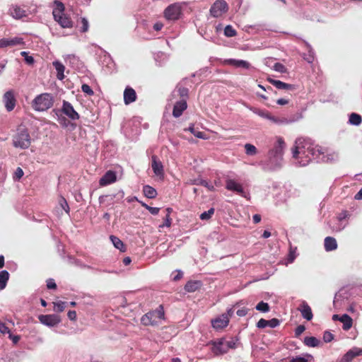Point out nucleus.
<instances>
[{"mask_svg": "<svg viewBox=\"0 0 362 362\" xmlns=\"http://www.w3.org/2000/svg\"><path fill=\"white\" fill-rule=\"evenodd\" d=\"M152 315V319L155 322V326L158 325V320L165 319L164 308L162 305H160L156 310L147 313Z\"/></svg>", "mask_w": 362, "mask_h": 362, "instance_id": "aec40b11", "label": "nucleus"}, {"mask_svg": "<svg viewBox=\"0 0 362 362\" xmlns=\"http://www.w3.org/2000/svg\"><path fill=\"white\" fill-rule=\"evenodd\" d=\"M56 5L52 11V15L54 21L57 22L63 28H71L74 25L71 17L64 13L65 6L63 3L59 1H54Z\"/></svg>", "mask_w": 362, "mask_h": 362, "instance_id": "f03ea898", "label": "nucleus"}, {"mask_svg": "<svg viewBox=\"0 0 362 362\" xmlns=\"http://www.w3.org/2000/svg\"><path fill=\"white\" fill-rule=\"evenodd\" d=\"M57 211H62L64 210L66 214H69L70 210L69 205H59L57 207Z\"/></svg>", "mask_w": 362, "mask_h": 362, "instance_id": "052dcab7", "label": "nucleus"}, {"mask_svg": "<svg viewBox=\"0 0 362 362\" xmlns=\"http://www.w3.org/2000/svg\"><path fill=\"white\" fill-rule=\"evenodd\" d=\"M10 12L11 15L16 19H21L26 16V11L18 6H13Z\"/></svg>", "mask_w": 362, "mask_h": 362, "instance_id": "bb28decb", "label": "nucleus"}, {"mask_svg": "<svg viewBox=\"0 0 362 362\" xmlns=\"http://www.w3.org/2000/svg\"><path fill=\"white\" fill-rule=\"evenodd\" d=\"M0 332L2 334H9L11 333L9 328L6 325L5 323L2 322L1 320H0Z\"/></svg>", "mask_w": 362, "mask_h": 362, "instance_id": "5fc2aeb1", "label": "nucleus"}, {"mask_svg": "<svg viewBox=\"0 0 362 362\" xmlns=\"http://www.w3.org/2000/svg\"><path fill=\"white\" fill-rule=\"evenodd\" d=\"M110 239H111L114 246L117 249L119 250L120 251L124 250V245L122 241L119 238H118L117 237H115L114 235H111Z\"/></svg>", "mask_w": 362, "mask_h": 362, "instance_id": "e433bc0d", "label": "nucleus"}, {"mask_svg": "<svg viewBox=\"0 0 362 362\" xmlns=\"http://www.w3.org/2000/svg\"><path fill=\"white\" fill-rule=\"evenodd\" d=\"M302 316L307 320H310L313 318V313L310 307L305 302H303L298 308Z\"/></svg>", "mask_w": 362, "mask_h": 362, "instance_id": "393cba45", "label": "nucleus"}, {"mask_svg": "<svg viewBox=\"0 0 362 362\" xmlns=\"http://www.w3.org/2000/svg\"><path fill=\"white\" fill-rule=\"evenodd\" d=\"M62 112L71 120H77L80 118L79 114L74 110L73 105L68 101H63Z\"/></svg>", "mask_w": 362, "mask_h": 362, "instance_id": "9d476101", "label": "nucleus"}, {"mask_svg": "<svg viewBox=\"0 0 362 362\" xmlns=\"http://www.w3.org/2000/svg\"><path fill=\"white\" fill-rule=\"evenodd\" d=\"M292 151L293 157L300 159L299 163L304 166L315 158V145L309 139L300 138L296 141Z\"/></svg>", "mask_w": 362, "mask_h": 362, "instance_id": "f257e3e1", "label": "nucleus"}, {"mask_svg": "<svg viewBox=\"0 0 362 362\" xmlns=\"http://www.w3.org/2000/svg\"><path fill=\"white\" fill-rule=\"evenodd\" d=\"M256 309L260 312L267 313L269 311V305L267 303L261 301L256 305Z\"/></svg>", "mask_w": 362, "mask_h": 362, "instance_id": "37998d69", "label": "nucleus"}, {"mask_svg": "<svg viewBox=\"0 0 362 362\" xmlns=\"http://www.w3.org/2000/svg\"><path fill=\"white\" fill-rule=\"evenodd\" d=\"M23 39L20 37H15L11 39L2 38L0 40V49L12 47L18 45H24Z\"/></svg>", "mask_w": 362, "mask_h": 362, "instance_id": "f8f14e48", "label": "nucleus"}, {"mask_svg": "<svg viewBox=\"0 0 362 362\" xmlns=\"http://www.w3.org/2000/svg\"><path fill=\"white\" fill-rule=\"evenodd\" d=\"M8 337H9L10 339L12 340V341L15 344H17L19 341V340H20V336H18V335H13L11 333H10L8 334Z\"/></svg>", "mask_w": 362, "mask_h": 362, "instance_id": "0e129e2a", "label": "nucleus"}, {"mask_svg": "<svg viewBox=\"0 0 362 362\" xmlns=\"http://www.w3.org/2000/svg\"><path fill=\"white\" fill-rule=\"evenodd\" d=\"M201 185L206 187L209 190L212 191L214 189V186L211 184H209L206 180H201Z\"/></svg>", "mask_w": 362, "mask_h": 362, "instance_id": "e2e57ef3", "label": "nucleus"}, {"mask_svg": "<svg viewBox=\"0 0 362 362\" xmlns=\"http://www.w3.org/2000/svg\"><path fill=\"white\" fill-rule=\"evenodd\" d=\"M305 329L304 325H298L295 329V336L296 337H299Z\"/></svg>", "mask_w": 362, "mask_h": 362, "instance_id": "4d7b16f0", "label": "nucleus"}, {"mask_svg": "<svg viewBox=\"0 0 362 362\" xmlns=\"http://www.w3.org/2000/svg\"><path fill=\"white\" fill-rule=\"evenodd\" d=\"M66 303L63 301H58L54 303V310L57 313H62L65 309Z\"/></svg>", "mask_w": 362, "mask_h": 362, "instance_id": "a18cd8bd", "label": "nucleus"}, {"mask_svg": "<svg viewBox=\"0 0 362 362\" xmlns=\"http://www.w3.org/2000/svg\"><path fill=\"white\" fill-rule=\"evenodd\" d=\"M53 66H54L55 69L57 70V78L59 80H63L64 78V69L65 66L59 61L53 62L52 63Z\"/></svg>", "mask_w": 362, "mask_h": 362, "instance_id": "7c9ffc66", "label": "nucleus"}, {"mask_svg": "<svg viewBox=\"0 0 362 362\" xmlns=\"http://www.w3.org/2000/svg\"><path fill=\"white\" fill-rule=\"evenodd\" d=\"M224 35L226 37H231L235 36L237 35V32L233 28L232 25H226L225 29H224Z\"/></svg>", "mask_w": 362, "mask_h": 362, "instance_id": "ea45409f", "label": "nucleus"}, {"mask_svg": "<svg viewBox=\"0 0 362 362\" xmlns=\"http://www.w3.org/2000/svg\"><path fill=\"white\" fill-rule=\"evenodd\" d=\"M117 175L116 173L112 170H108L105 175L100 179L99 183L100 186H105L113 183L116 181Z\"/></svg>", "mask_w": 362, "mask_h": 362, "instance_id": "a211bd4d", "label": "nucleus"}, {"mask_svg": "<svg viewBox=\"0 0 362 362\" xmlns=\"http://www.w3.org/2000/svg\"><path fill=\"white\" fill-rule=\"evenodd\" d=\"M357 213L358 211H356V208L354 206L351 207L349 210H343L337 216L339 223L337 224V226H334V229L337 231H341V230H343L346 225V223H343V221L357 214Z\"/></svg>", "mask_w": 362, "mask_h": 362, "instance_id": "39448f33", "label": "nucleus"}, {"mask_svg": "<svg viewBox=\"0 0 362 362\" xmlns=\"http://www.w3.org/2000/svg\"><path fill=\"white\" fill-rule=\"evenodd\" d=\"M255 112L261 117L269 119L274 123H279L280 122L279 119L272 116L271 113L267 110H257L255 111Z\"/></svg>", "mask_w": 362, "mask_h": 362, "instance_id": "c756f323", "label": "nucleus"}, {"mask_svg": "<svg viewBox=\"0 0 362 362\" xmlns=\"http://www.w3.org/2000/svg\"><path fill=\"white\" fill-rule=\"evenodd\" d=\"M143 192L145 197H146L147 198L152 199L156 197V196L157 195L156 190L149 185L144 186L143 188Z\"/></svg>", "mask_w": 362, "mask_h": 362, "instance_id": "72a5a7b5", "label": "nucleus"}, {"mask_svg": "<svg viewBox=\"0 0 362 362\" xmlns=\"http://www.w3.org/2000/svg\"><path fill=\"white\" fill-rule=\"evenodd\" d=\"M141 322L144 326H155V322H153V319H152L151 314H145L141 318Z\"/></svg>", "mask_w": 362, "mask_h": 362, "instance_id": "c9c22d12", "label": "nucleus"}, {"mask_svg": "<svg viewBox=\"0 0 362 362\" xmlns=\"http://www.w3.org/2000/svg\"><path fill=\"white\" fill-rule=\"evenodd\" d=\"M143 206H145L146 209H148L151 214L156 215L158 213L160 209L156 207H151L149 205H142Z\"/></svg>", "mask_w": 362, "mask_h": 362, "instance_id": "bf43d9fd", "label": "nucleus"}, {"mask_svg": "<svg viewBox=\"0 0 362 362\" xmlns=\"http://www.w3.org/2000/svg\"><path fill=\"white\" fill-rule=\"evenodd\" d=\"M3 100L5 107L8 112L14 109L16 100L12 90L6 91L4 95Z\"/></svg>", "mask_w": 362, "mask_h": 362, "instance_id": "4468645a", "label": "nucleus"}, {"mask_svg": "<svg viewBox=\"0 0 362 362\" xmlns=\"http://www.w3.org/2000/svg\"><path fill=\"white\" fill-rule=\"evenodd\" d=\"M54 97L51 93H44L37 95L32 101V107L38 112L45 111L52 107Z\"/></svg>", "mask_w": 362, "mask_h": 362, "instance_id": "20e7f679", "label": "nucleus"}, {"mask_svg": "<svg viewBox=\"0 0 362 362\" xmlns=\"http://www.w3.org/2000/svg\"><path fill=\"white\" fill-rule=\"evenodd\" d=\"M286 148V143L282 137H277L276 142L274 147L268 152L269 159L281 158L284 150Z\"/></svg>", "mask_w": 362, "mask_h": 362, "instance_id": "423d86ee", "label": "nucleus"}, {"mask_svg": "<svg viewBox=\"0 0 362 362\" xmlns=\"http://www.w3.org/2000/svg\"><path fill=\"white\" fill-rule=\"evenodd\" d=\"M226 187L227 189L234 191L240 195H243L244 191L242 185L233 180L229 179L226 180Z\"/></svg>", "mask_w": 362, "mask_h": 362, "instance_id": "412c9836", "label": "nucleus"}, {"mask_svg": "<svg viewBox=\"0 0 362 362\" xmlns=\"http://www.w3.org/2000/svg\"><path fill=\"white\" fill-rule=\"evenodd\" d=\"M81 23L82 24V26L81 28V32L86 33L88 30L89 24L88 21L86 18H82L81 20Z\"/></svg>", "mask_w": 362, "mask_h": 362, "instance_id": "09e8293b", "label": "nucleus"}, {"mask_svg": "<svg viewBox=\"0 0 362 362\" xmlns=\"http://www.w3.org/2000/svg\"><path fill=\"white\" fill-rule=\"evenodd\" d=\"M358 356H362V349L354 347L343 356L340 362H351L354 358Z\"/></svg>", "mask_w": 362, "mask_h": 362, "instance_id": "f3484780", "label": "nucleus"}, {"mask_svg": "<svg viewBox=\"0 0 362 362\" xmlns=\"http://www.w3.org/2000/svg\"><path fill=\"white\" fill-rule=\"evenodd\" d=\"M273 69L275 71L280 72V73H286L287 72V69L286 68V66L279 62L275 63L273 66Z\"/></svg>", "mask_w": 362, "mask_h": 362, "instance_id": "49530a36", "label": "nucleus"}, {"mask_svg": "<svg viewBox=\"0 0 362 362\" xmlns=\"http://www.w3.org/2000/svg\"><path fill=\"white\" fill-rule=\"evenodd\" d=\"M172 211H173L172 208H167L165 209V215L163 218L164 223L162 225H160V227H164V226H166L168 228L170 227L171 223H172V219L170 218V214L172 213Z\"/></svg>", "mask_w": 362, "mask_h": 362, "instance_id": "f704fd0d", "label": "nucleus"}, {"mask_svg": "<svg viewBox=\"0 0 362 362\" xmlns=\"http://www.w3.org/2000/svg\"><path fill=\"white\" fill-rule=\"evenodd\" d=\"M181 14V8L177 4L168 6L164 11V17L168 21L177 20Z\"/></svg>", "mask_w": 362, "mask_h": 362, "instance_id": "6e6552de", "label": "nucleus"}, {"mask_svg": "<svg viewBox=\"0 0 362 362\" xmlns=\"http://www.w3.org/2000/svg\"><path fill=\"white\" fill-rule=\"evenodd\" d=\"M177 90L180 97L185 98L184 99L185 100L188 98L189 89L183 86H177Z\"/></svg>", "mask_w": 362, "mask_h": 362, "instance_id": "c03bdc74", "label": "nucleus"}, {"mask_svg": "<svg viewBox=\"0 0 362 362\" xmlns=\"http://www.w3.org/2000/svg\"><path fill=\"white\" fill-rule=\"evenodd\" d=\"M304 343L308 346L315 347L317 346V338L315 337H307L304 339Z\"/></svg>", "mask_w": 362, "mask_h": 362, "instance_id": "79ce46f5", "label": "nucleus"}, {"mask_svg": "<svg viewBox=\"0 0 362 362\" xmlns=\"http://www.w3.org/2000/svg\"><path fill=\"white\" fill-rule=\"evenodd\" d=\"M228 4L224 0H216L210 8V13L213 17L218 18L227 12Z\"/></svg>", "mask_w": 362, "mask_h": 362, "instance_id": "0eeeda50", "label": "nucleus"}, {"mask_svg": "<svg viewBox=\"0 0 362 362\" xmlns=\"http://www.w3.org/2000/svg\"><path fill=\"white\" fill-rule=\"evenodd\" d=\"M38 319L42 324L48 327H54L61 322V318L57 315H40Z\"/></svg>", "mask_w": 362, "mask_h": 362, "instance_id": "1a4fd4ad", "label": "nucleus"}, {"mask_svg": "<svg viewBox=\"0 0 362 362\" xmlns=\"http://www.w3.org/2000/svg\"><path fill=\"white\" fill-rule=\"evenodd\" d=\"M67 316L71 320H75L76 319V313L75 310H69L67 313Z\"/></svg>", "mask_w": 362, "mask_h": 362, "instance_id": "69168bd1", "label": "nucleus"}, {"mask_svg": "<svg viewBox=\"0 0 362 362\" xmlns=\"http://www.w3.org/2000/svg\"><path fill=\"white\" fill-rule=\"evenodd\" d=\"M23 175H24V173H23V170H22V168L20 167H18L15 170L13 178L15 180H19L23 176Z\"/></svg>", "mask_w": 362, "mask_h": 362, "instance_id": "de8ad7c7", "label": "nucleus"}, {"mask_svg": "<svg viewBox=\"0 0 362 362\" xmlns=\"http://www.w3.org/2000/svg\"><path fill=\"white\" fill-rule=\"evenodd\" d=\"M225 63L226 64L235 66V67H241L245 69H248L250 67V64L244 60H239V59H226L225 61Z\"/></svg>", "mask_w": 362, "mask_h": 362, "instance_id": "5701e85b", "label": "nucleus"}, {"mask_svg": "<svg viewBox=\"0 0 362 362\" xmlns=\"http://www.w3.org/2000/svg\"><path fill=\"white\" fill-rule=\"evenodd\" d=\"M237 315L240 317H244L247 313V310L245 308H241L237 310Z\"/></svg>", "mask_w": 362, "mask_h": 362, "instance_id": "338daca9", "label": "nucleus"}, {"mask_svg": "<svg viewBox=\"0 0 362 362\" xmlns=\"http://www.w3.org/2000/svg\"><path fill=\"white\" fill-rule=\"evenodd\" d=\"M339 321L343 324V329L349 330L353 325L352 318L347 314H344L340 317Z\"/></svg>", "mask_w": 362, "mask_h": 362, "instance_id": "cd10ccee", "label": "nucleus"}, {"mask_svg": "<svg viewBox=\"0 0 362 362\" xmlns=\"http://www.w3.org/2000/svg\"><path fill=\"white\" fill-rule=\"evenodd\" d=\"M31 144V138L28 129L24 126H20L13 137V145L16 148L26 149Z\"/></svg>", "mask_w": 362, "mask_h": 362, "instance_id": "7ed1b4c3", "label": "nucleus"}, {"mask_svg": "<svg viewBox=\"0 0 362 362\" xmlns=\"http://www.w3.org/2000/svg\"><path fill=\"white\" fill-rule=\"evenodd\" d=\"M280 324V321L276 318H272V320H268V327L272 328L276 327Z\"/></svg>", "mask_w": 362, "mask_h": 362, "instance_id": "864d4df0", "label": "nucleus"}, {"mask_svg": "<svg viewBox=\"0 0 362 362\" xmlns=\"http://www.w3.org/2000/svg\"><path fill=\"white\" fill-rule=\"evenodd\" d=\"M268 81L274 86L276 88L279 90H293L295 89V86L289 83H286L284 82H282L279 80H274L272 78H268Z\"/></svg>", "mask_w": 362, "mask_h": 362, "instance_id": "4be33fe9", "label": "nucleus"}, {"mask_svg": "<svg viewBox=\"0 0 362 362\" xmlns=\"http://www.w3.org/2000/svg\"><path fill=\"white\" fill-rule=\"evenodd\" d=\"M245 153L248 156H254L257 153V148L251 144H246L245 145Z\"/></svg>", "mask_w": 362, "mask_h": 362, "instance_id": "58836bf2", "label": "nucleus"}, {"mask_svg": "<svg viewBox=\"0 0 362 362\" xmlns=\"http://www.w3.org/2000/svg\"><path fill=\"white\" fill-rule=\"evenodd\" d=\"M81 90L83 93L88 95H93L94 94L93 90L88 84H83L81 86Z\"/></svg>", "mask_w": 362, "mask_h": 362, "instance_id": "3c124183", "label": "nucleus"}, {"mask_svg": "<svg viewBox=\"0 0 362 362\" xmlns=\"http://www.w3.org/2000/svg\"><path fill=\"white\" fill-rule=\"evenodd\" d=\"M136 93L134 88L127 87L124 91V103L125 105H129L136 100Z\"/></svg>", "mask_w": 362, "mask_h": 362, "instance_id": "6ab92c4d", "label": "nucleus"}, {"mask_svg": "<svg viewBox=\"0 0 362 362\" xmlns=\"http://www.w3.org/2000/svg\"><path fill=\"white\" fill-rule=\"evenodd\" d=\"M151 167L156 175L159 177H163L164 169L163 163L156 155L151 156Z\"/></svg>", "mask_w": 362, "mask_h": 362, "instance_id": "ddd939ff", "label": "nucleus"}, {"mask_svg": "<svg viewBox=\"0 0 362 362\" xmlns=\"http://www.w3.org/2000/svg\"><path fill=\"white\" fill-rule=\"evenodd\" d=\"M212 351L216 356L227 353V348H226L224 341L220 340L218 342H214L213 344Z\"/></svg>", "mask_w": 362, "mask_h": 362, "instance_id": "b1692460", "label": "nucleus"}, {"mask_svg": "<svg viewBox=\"0 0 362 362\" xmlns=\"http://www.w3.org/2000/svg\"><path fill=\"white\" fill-rule=\"evenodd\" d=\"M334 339V335L329 331L325 332L323 334V341L326 343L330 342Z\"/></svg>", "mask_w": 362, "mask_h": 362, "instance_id": "8fccbe9b", "label": "nucleus"}, {"mask_svg": "<svg viewBox=\"0 0 362 362\" xmlns=\"http://www.w3.org/2000/svg\"><path fill=\"white\" fill-rule=\"evenodd\" d=\"M339 154L334 151H321L318 149V159L325 163H332L338 160Z\"/></svg>", "mask_w": 362, "mask_h": 362, "instance_id": "9b49d317", "label": "nucleus"}, {"mask_svg": "<svg viewBox=\"0 0 362 362\" xmlns=\"http://www.w3.org/2000/svg\"><path fill=\"white\" fill-rule=\"evenodd\" d=\"M202 286L199 281H189L185 286V290L187 292H194L199 290Z\"/></svg>", "mask_w": 362, "mask_h": 362, "instance_id": "c85d7f7f", "label": "nucleus"}, {"mask_svg": "<svg viewBox=\"0 0 362 362\" xmlns=\"http://www.w3.org/2000/svg\"><path fill=\"white\" fill-rule=\"evenodd\" d=\"M324 246L327 252L335 250L337 248V243L336 239L329 236L325 238Z\"/></svg>", "mask_w": 362, "mask_h": 362, "instance_id": "a878e982", "label": "nucleus"}, {"mask_svg": "<svg viewBox=\"0 0 362 362\" xmlns=\"http://www.w3.org/2000/svg\"><path fill=\"white\" fill-rule=\"evenodd\" d=\"M214 214V209L211 208L207 211L202 213L199 216L200 219L207 221L211 218V216Z\"/></svg>", "mask_w": 362, "mask_h": 362, "instance_id": "a19ab883", "label": "nucleus"}, {"mask_svg": "<svg viewBox=\"0 0 362 362\" xmlns=\"http://www.w3.org/2000/svg\"><path fill=\"white\" fill-rule=\"evenodd\" d=\"M257 327L258 328L262 329L268 327V320L261 318L257 323Z\"/></svg>", "mask_w": 362, "mask_h": 362, "instance_id": "6e6d98bb", "label": "nucleus"}, {"mask_svg": "<svg viewBox=\"0 0 362 362\" xmlns=\"http://www.w3.org/2000/svg\"><path fill=\"white\" fill-rule=\"evenodd\" d=\"M163 27V24L160 22H157L153 25V29L156 31L160 30Z\"/></svg>", "mask_w": 362, "mask_h": 362, "instance_id": "774afa93", "label": "nucleus"}, {"mask_svg": "<svg viewBox=\"0 0 362 362\" xmlns=\"http://www.w3.org/2000/svg\"><path fill=\"white\" fill-rule=\"evenodd\" d=\"M289 362H308V360L304 357L297 356L291 358Z\"/></svg>", "mask_w": 362, "mask_h": 362, "instance_id": "680f3d73", "label": "nucleus"}, {"mask_svg": "<svg viewBox=\"0 0 362 362\" xmlns=\"http://www.w3.org/2000/svg\"><path fill=\"white\" fill-rule=\"evenodd\" d=\"M187 108V103L185 99H182L175 103L173 110V115L174 117L177 118L180 117L183 112Z\"/></svg>", "mask_w": 362, "mask_h": 362, "instance_id": "dca6fc26", "label": "nucleus"}, {"mask_svg": "<svg viewBox=\"0 0 362 362\" xmlns=\"http://www.w3.org/2000/svg\"><path fill=\"white\" fill-rule=\"evenodd\" d=\"M224 344H225L226 348H227V351L230 349H235L236 348V341H235L234 340L224 341Z\"/></svg>", "mask_w": 362, "mask_h": 362, "instance_id": "603ef678", "label": "nucleus"}, {"mask_svg": "<svg viewBox=\"0 0 362 362\" xmlns=\"http://www.w3.org/2000/svg\"><path fill=\"white\" fill-rule=\"evenodd\" d=\"M188 129L194 136L199 139H206L208 138L204 132L199 131L194 126L189 127Z\"/></svg>", "mask_w": 362, "mask_h": 362, "instance_id": "4c0bfd02", "label": "nucleus"}, {"mask_svg": "<svg viewBox=\"0 0 362 362\" xmlns=\"http://www.w3.org/2000/svg\"><path fill=\"white\" fill-rule=\"evenodd\" d=\"M349 122L352 125L358 126L362 122V117L360 115L353 112L349 115Z\"/></svg>", "mask_w": 362, "mask_h": 362, "instance_id": "473e14b6", "label": "nucleus"}, {"mask_svg": "<svg viewBox=\"0 0 362 362\" xmlns=\"http://www.w3.org/2000/svg\"><path fill=\"white\" fill-rule=\"evenodd\" d=\"M8 279L9 273L7 271L3 270L0 272V290L4 289L6 286Z\"/></svg>", "mask_w": 362, "mask_h": 362, "instance_id": "2f4dec72", "label": "nucleus"}, {"mask_svg": "<svg viewBox=\"0 0 362 362\" xmlns=\"http://www.w3.org/2000/svg\"><path fill=\"white\" fill-rule=\"evenodd\" d=\"M47 287L49 289H56L57 288V284L54 282V280L52 279H49L47 281Z\"/></svg>", "mask_w": 362, "mask_h": 362, "instance_id": "13d9d810", "label": "nucleus"}, {"mask_svg": "<svg viewBox=\"0 0 362 362\" xmlns=\"http://www.w3.org/2000/svg\"><path fill=\"white\" fill-rule=\"evenodd\" d=\"M229 323L228 316L226 314H222L217 318L211 321V324L214 328L218 329H223L228 326Z\"/></svg>", "mask_w": 362, "mask_h": 362, "instance_id": "2eb2a0df", "label": "nucleus"}]
</instances>
